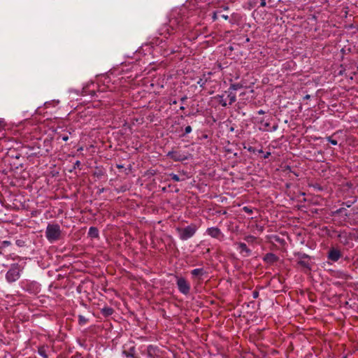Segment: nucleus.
<instances>
[{"instance_id":"f257e3e1","label":"nucleus","mask_w":358,"mask_h":358,"mask_svg":"<svg viewBox=\"0 0 358 358\" xmlns=\"http://www.w3.org/2000/svg\"><path fill=\"white\" fill-rule=\"evenodd\" d=\"M186 29V20L179 13L171 14L169 22L164 24L160 29V34L170 36L178 31H183Z\"/></svg>"},{"instance_id":"f03ea898","label":"nucleus","mask_w":358,"mask_h":358,"mask_svg":"<svg viewBox=\"0 0 358 358\" xmlns=\"http://www.w3.org/2000/svg\"><path fill=\"white\" fill-rule=\"evenodd\" d=\"M62 231L58 224H48L45 230V237L50 242L59 239Z\"/></svg>"},{"instance_id":"7ed1b4c3","label":"nucleus","mask_w":358,"mask_h":358,"mask_svg":"<svg viewBox=\"0 0 358 358\" xmlns=\"http://www.w3.org/2000/svg\"><path fill=\"white\" fill-rule=\"evenodd\" d=\"M198 229L197 226L195 224H191L184 228L177 227L176 231L180 240L186 241L196 234Z\"/></svg>"},{"instance_id":"20e7f679","label":"nucleus","mask_w":358,"mask_h":358,"mask_svg":"<svg viewBox=\"0 0 358 358\" xmlns=\"http://www.w3.org/2000/svg\"><path fill=\"white\" fill-rule=\"evenodd\" d=\"M218 103L223 107L231 105L236 101V94L230 91H225L222 94H218L215 97Z\"/></svg>"},{"instance_id":"39448f33","label":"nucleus","mask_w":358,"mask_h":358,"mask_svg":"<svg viewBox=\"0 0 358 358\" xmlns=\"http://www.w3.org/2000/svg\"><path fill=\"white\" fill-rule=\"evenodd\" d=\"M349 214L347 213V210L345 208H341L336 210L332 212V216L334 217V222L338 225H345L347 223L352 224L349 222Z\"/></svg>"},{"instance_id":"423d86ee","label":"nucleus","mask_w":358,"mask_h":358,"mask_svg":"<svg viewBox=\"0 0 358 358\" xmlns=\"http://www.w3.org/2000/svg\"><path fill=\"white\" fill-rule=\"evenodd\" d=\"M22 268L18 264H11L10 268L6 273V279L8 282L12 283L17 281L20 277Z\"/></svg>"},{"instance_id":"0eeeda50","label":"nucleus","mask_w":358,"mask_h":358,"mask_svg":"<svg viewBox=\"0 0 358 358\" xmlns=\"http://www.w3.org/2000/svg\"><path fill=\"white\" fill-rule=\"evenodd\" d=\"M176 285L179 292L187 296L189 294L191 289V285L189 282L184 277L176 276Z\"/></svg>"},{"instance_id":"6e6552de","label":"nucleus","mask_w":358,"mask_h":358,"mask_svg":"<svg viewBox=\"0 0 358 358\" xmlns=\"http://www.w3.org/2000/svg\"><path fill=\"white\" fill-rule=\"evenodd\" d=\"M299 260L297 265L302 268L304 271H310L311 270L310 257L305 253H299Z\"/></svg>"},{"instance_id":"1a4fd4ad","label":"nucleus","mask_w":358,"mask_h":358,"mask_svg":"<svg viewBox=\"0 0 358 358\" xmlns=\"http://www.w3.org/2000/svg\"><path fill=\"white\" fill-rule=\"evenodd\" d=\"M210 72L203 73L197 81V84L201 87L202 90L207 91V93L211 94L214 92V90H208L207 85L212 82Z\"/></svg>"},{"instance_id":"9d476101","label":"nucleus","mask_w":358,"mask_h":358,"mask_svg":"<svg viewBox=\"0 0 358 358\" xmlns=\"http://www.w3.org/2000/svg\"><path fill=\"white\" fill-rule=\"evenodd\" d=\"M22 288L24 291L33 294H37L41 290L40 285L34 281L23 282Z\"/></svg>"},{"instance_id":"9b49d317","label":"nucleus","mask_w":358,"mask_h":358,"mask_svg":"<svg viewBox=\"0 0 358 358\" xmlns=\"http://www.w3.org/2000/svg\"><path fill=\"white\" fill-rule=\"evenodd\" d=\"M206 234L210 236L211 238H216L219 241H222L224 239V235L219 229L216 227H209L206 231Z\"/></svg>"},{"instance_id":"f8f14e48","label":"nucleus","mask_w":358,"mask_h":358,"mask_svg":"<svg viewBox=\"0 0 358 358\" xmlns=\"http://www.w3.org/2000/svg\"><path fill=\"white\" fill-rule=\"evenodd\" d=\"M146 355L149 358H159L162 357V351L158 346L149 345L146 349Z\"/></svg>"},{"instance_id":"ddd939ff","label":"nucleus","mask_w":358,"mask_h":358,"mask_svg":"<svg viewBox=\"0 0 358 358\" xmlns=\"http://www.w3.org/2000/svg\"><path fill=\"white\" fill-rule=\"evenodd\" d=\"M341 257V250L336 248H331L327 254V259L334 262H338Z\"/></svg>"},{"instance_id":"4468645a","label":"nucleus","mask_w":358,"mask_h":358,"mask_svg":"<svg viewBox=\"0 0 358 358\" xmlns=\"http://www.w3.org/2000/svg\"><path fill=\"white\" fill-rule=\"evenodd\" d=\"M277 128V124L271 127V124L268 120H265L263 119L259 122V129L263 131H273L276 130Z\"/></svg>"},{"instance_id":"2eb2a0df","label":"nucleus","mask_w":358,"mask_h":358,"mask_svg":"<svg viewBox=\"0 0 358 358\" xmlns=\"http://www.w3.org/2000/svg\"><path fill=\"white\" fill-rule=\"evenodd\" d=\"M128 345H124L123 347L122 354L125 357H137L135 355L136 348L133 343H129V346L127 348Z\"/></svg>"},{"instance_id":"dca6fc26","label":"nucleus","mask_w":358,"mask_h":358,"mask_svg":"<svg viewBox=\"0 0 358 358\" xmlns=\"http://www.w3.org/2000/svg\"><path fill=\"white\" fill-rule=\"evenodd\" d=\"M167 157L171 158L175 162H180L183 161L187 159V157L185 156V155L182 154L179 151H170L167 153Z\"/></svg>"},{"instance_id":"f3484780","label":"nucleus","mask_w":358,"mask_h":358,"mask_svg":"<svg viewBox=\"0 0 358 358\" xmlns=\"http://www.w3.org/2000/svg\"><path fill=\"white\" fill-rule=\"evenodd\" d=\"M237 245L240 254L242 255L243 257H249L251 255V250L248 248L247 245L245 243H238Z\"/></svg>"},{"instance_id":"a211bd4d","label":"nucleus","mask_w":358,"mask_h":358,"mask_svg":"<svg viewBox=\"0 0 358 358\" xmlns=\"http://www.w3.org/2000/svg\"><path fill=\"white\" fill-rule=\"evenodd\" d=\"M263 260L265 263L268 264H273L279 260V257L273 253L269 252L266 253L264 257Z\"/></svg>"},{"instance_id":"6ab92c4d","label":"nucleus","mask_w":358,"mask_h":358,"mask_svg":"<svg viewBox=\"0 0 358 358\" xmlns=\"http://www.w3.org/2000/svg\"><path fill=\"white\" fill-rule=\"evenodd\" d=\"M205 271L203 268H195L191 271V274L193 277L199 276L201 277L204 275Z\"/></svg>"},{"instance_id":"aec40b11","label":"nucleus","mask_w":358,"mask_h":358,"mask_svg":"<svg viewBox=\"0 0 358 358\" xmlns=\"http://www.w3.org/2000/svg\"><path fill=\"white\" fill-rule=\"evenodd\" d=\"M101 312L103 315L108 317L113 315L114 310L109 306H105L101 310Z\"/></svg>"},{"instance_id":"412c9836","label":"nucleus","mask_w":358,"mask_h":358,"mask_svg":"<svg viewBox=\"0 0 358 358\" xmlns=\"http://www.w3.org/2000/svg\"><path fill=\"white\" fill-rule=\"evenodd\" d=\"M338 237L341 243L346 244L348 243V233L345 231H341L338 235Z\"/></svg>"},{"instance_id":"4be33fe9","label":"nucleus","mask_w":358,"mask_h":358,"mask_svg":"<svg viewBox=\"0 0 358 358\" xmlns=\"http://www.w3.org/2000/svg\"><path fill=\"white\" fill-rule=\"evenodd\" d=\"M88 234L90 237L97 238L99 236V231L96 227H91L89 229Z\"/></svg>"},{"instance_id":"5701e85b","label":"nucleus","mask_w":358,"mask_h":358,"mask_svg":"<svg viewBox=\"0 0 358 358\" xmlns=\"http://www.w3.org/2000/svg\"><path fill=\"white\" fill-rule=\"evenodd\" d=\"M271 238L273 241L276 242L281 245H284L285 244V241L278 235H272Z\"/></svg>"},{"instance_id":"b1692460","label":"nucleus","mask_w":358,"mask_h":358,"mask_svg":"<svg viewBox=\"0 0 358 358\" xmlns=\"http://www.w3.org/2000/svg\"><path fill=\"white\" fill-rule=\"evenodd\" d=\"M38 354L43 358H48V355L46 354V351L44 347H41L38 350Z\"/></svg>"},{"instance_id":"393cba45","label":"nucleus","mask_w":358,"mask_h":358,"mask_svg":"<svg viewBox=\"0 0 358 358\" xmlns=\"http://www.w3.org/2000/svg\"><path fill=\"white\" fill-rule=\"evenodd\" d=\"M245 241H246L248 243H254L257 238L254 236H252V235H248V236H246L245 238H244Z\"/></svg>"},{"instance_id":"a878e982","label":"nucleus","mask_w":358,"mask_h":358,"mask_svg":"<svg viewBox=\"0 0 358 358\" xmlns=\"http://www.w3.org/2000/svg\"><path fill=\"white\" fill-rule=\"evenodd\" d=\"M87 322H88V320L86 319L83 315L78 316L79 324L83 325V324H86Z\"/></svg>"},{"instance_id":"bb28decb","label":"nucleus","mask_w":358,"mask_h":358,"mask_svg":"<svg viewBox=\"0 0 358 358\" xmlns=\"http://www.w3.org/2000/svg\"><path fill=\"white\" fill-rule=\"evenodd\" d=\"M326 139L329 143H330L331 144H332L334 145H336L338 144V141L335 139H333L332 136H327L326 138Z\"/></svg>"},{"instance_id":"cd10ccee","label":"nucleus","mask_w":358,"mask_h":358,"mask_svg":"<svg viewBox=\"0 0 358 358\" xmlns=\"http://www.w3.org/2000/svg\"><path fill=\"white\" fill-rule=\"evenodd\" d=\"M243 210L245 213H248V214H250H250H252V213H253V210H252V208L251 207H249V206H244V207L243 208Z\"/></svg>"},{"instance_id":"c85d7f7f","label":"nucleus","mask_w":358,"mask_h":358,"mask_svg":"<svg viewBox=\"0 0 358 358\" xmlns=\"http://www.w3.org/2000/svg\"><path fill=\"white\" fill-rule=\"evenodd\" d=\"M169 176H170V177H171V178L173 181H175V182H178V181H180V179L179 176H178V175L175 174V173H171V174L169 175Z\"/></svg>"},{"instance_id":"c756f323","label":"nucleus","mask_w":358,"mask_h":358,"mask_svg":"<svg viewBox=\"0 0 358 358\" xmlns=\"http://www.w3.org/2000/svg\"><path fill=\"white\" fill-rule=\"evenodd\" d=\"M220 14V12L219 10H216V11L213 12V20H216Z\"/></svg>"},{"instance_id":"7c9ffc66","label":"nucleus","mask_w":358,"mask_h":358,"mask_svg":"<svg viewBox=\"0 0 358 358\" xmlns=\"http://www.w3.org/2000/svg\"><path fill=\"white\" fill-rule=\"evenodd\" d=\"M8 141V138L6 137L0 138V145H3Z\"/></svg>"},{"instance_id":"2f4dec72","label":"nucleus","mask_w":358,"mask_h":358,"mask_svg":"<svg viewBox=\"0 0 358 358\" xmlns=\"http://www.w3.org/2000/svg\"><path fill=\"white\" fill-rule=\"evenodd\" d=\"M192 131V127L190 126H187L185 129V134H188Z\"/></svg>"},{"instance_id":"473e14b6","label":"nucleus","mask_w":358,"mask_h":358,"mask_svg":"<svg viewBox=\"0 0 358 358\" xmlns=\"http://www.w3.org/2000/svg\"><path fill=\"white\" fill-rule=\"evenodd\" d=\"M5 127V122L3 120L0 119V131L4 128Z\"/></svg>"},{"instance_id":"72a5a7b5","label":"nucleus","mask_w":358,"mask_h":358,"mask_svg":"<svg viewBox=\"0 0 358 358\" xmlns=\"http://www.w3.org/2000/svg\"><path fill=\"white\" fill-rule=\"evenodd\" d=\"M252 296H253L254 299H257L259 296V292H257L256 290L252 292Z\"/></svg>"},{"instance_id":"f704fd0d","label":"nucleus","mask_w":358,"mask_h":358,"mask_svg":"<svg viewBox=\"0 0 358 358\" xmlns=\"http://www.w3.org/2000/svg\"><path fill=\"white\" fill-rule=\"evenodd\" d=\"M266 5V0H260V6L265 7Z\"/></svg>"},{"instance_id":"c9c22d12","label":"nucleus","mask_w":358,"mask_h":358,"mask_svg":"<svg viewBox=\"0 0 358 358\" xmlns=\"http://www.w3.org/2000/svg\"><path fill=\"white\" fill-rule=\"evenodd\" d=\"M220 16L222 18H224V20H228L229 18V16L227 15H224V14H220Z\"/></svg>"},{"instance_id":"e433bc0d","label":"nucleus","mask_w":358,"mask_h":358,"mask_svg":"<svg viewBox=\"0 0 358 358\" xmlns=\"http://www.w3.org/2000/svg\"><path fill=\"white\" fill-rule=\"evenodd\" d=\"M270 155H271V152H266V153L264 154V159H267V158H268V157H269V156H270Z\"/></svg>"},{"instance_id":"4c0bfd02","label":"nucleus","mask_w":358,"mask_h":358,"mask_svg":"<svg viewBox=\"0 0 358 358\" xmlns=\"http://www.w3.org/2000/svg\"><path fill=\"white\" fill-rule=\"evenodd\" d=\"M62 139L64 141H68V139H69V136H68L67 135L62 136Z\"/></svg>"},{"instance_id":"58836bf2","label":"nucleus","mask_w":358,"mask_h":358,"mask_svg":"<svg viewBox=\"0 0 358 358\" xmlns=\"http://www.w3.org/2000/svg\"><path fill=\"white\" fill-rule=\"evenodd\" d=\"M10 244V241H3V245L4 246H8V245H9Z\"/></svg>"},{"instance_id":"ea45409f","label":"nucleus","mask_w":358,"mask_h":358,"mask_svg":"<svg viewBox=\"0 0 358 358\" xmlns=\"http://www.w3.org/2000/svg\"><path fill=\"white\" fill-rule=\"evenodd\" d=\"M248 151L251 152H255V149L252 147H250L248 148Z\"/></svg>"},{"instance_id":"a19ab883","label":"nucleus","mask_w":358,"mask_h":358,"mask_svg":"<svg viewBox=\"0 0 358 358\" xmlns=\"http://www.w3.org/2000/svg\"><path fill=\"white\" fill-rule=\"evenodd\" d=\"M257 113H258V114H259V115H263V114H264V113H265V112H264L263 110H259Z\"/></svg>"},{"instance_id":"79ce46f5","label":"nucleus","mask_w":358,"mask_h":358,"mask_svg":"<svg viewBox=\"0 0 358 358\" xmlns=\"http://www.w3.org/2000/svg\"><path fill=\"white\" fill-rule=\"evenodd\" d=\"M187 99V96H185L180 99V101L183 103Z\"/></svg>"},{"instance_id":"37998d69","label":"nucleus","mask_w":358,"mask_h":358,"mask_svg":"<svg viewBox=\"0 0 358 358\" xmlns=\"http://www.w3.org/2000/svg\"><path fill=\"white\" fill-rule=\"evenodd\" d=\"M177 103V101L176 100H173L172 101H171L170 104L171 105H174V104H176Z\"/></svg>"},{"instance_id":"c03bdc74","label":"nucleus","mask_w":358,"mask_h":358,"mask_svg":"<svg viewBox=\"0 0 358 358\" xmlns=\"http://www.w3.org/2000/svg\"><path fill=\"white\" fill-rule=\"evenodd\" d=\"M117 169H122V168H123V166H122V165H119V164H117Z\"/></svg>"},{"instance_id":"a18cd8bd","label":"nucleus","mask_w":358,"mask_h":358,"mask_svg":"<svg viewBox=\"0 0 358 358\" xmlns=\"http://www.w3.org/2000/svg\"><path fill=\"white\" fill-rule=\"evenodd\" d=\"M180 110H185V107H184V106H180Z\"/></svg>"},{"instance_id":"49530a36","label":"nucleus","mask_w":358,"mask_h":358,"mask_svg":"<svg viewBox=\"0 0 358 358\" xmlns=\"http://www.w3.org/2000/svg\"><path fill=\"white\" fill-rule=\"evenodd\" d=\"M309 98H310V95H306V96H305V99H309Z\"/></svg>"},{"instance_id":"de8ad7c7","label":"nucleus","mask_w":358,"mask_h":358,"mask_svg":"<svg viewBox=\"0 0 358 358\" xmlns=\"http://www.w3.org/2000/svg\"><path fill=\"white\" fill-rule=\"evenodd\" d=\"M79 164H80V162H79V161H77V162H76V165H78V166Z\"/></svg>"},{"instance_id":"09e8293b","label":"nucleus","mask_w":358,"mask_h":358,"mask_svg":"<svg viewBox=\"0 0 358 358\" xmlns=\"http://www.w3.org/2000/svg\"><path fill=\"white\" fill-rule=\"evenodd\" d=\"M258 152H259V153H263L264 152H263V150H259L258 151Z\"/></svg>"},{"instance_id":"8fccbe9b","label":"nucleus","mask_w":358,"mask_h":358,"mask_svg":"<svg viewBox=\"0 0 358 358\" xmlns=\"http://www.w3.org/2000/svg\"><path fill=\"white\" fill-rule=\"evenodd\" d=\"M347 206H348V207H350V205H349V203H347Z\"/></svg>"},{"instance_id":"3c124183","label":"nucleus","mask_w":358,"mask_h":358,"mask_svg":"<svg viewBox=\"0 0 358 358\" xmlns=\"http://www.w3.org/2000/svg\"><path fill=\"white\" fill-rule=\"evenodd\" d=\"M347 206H348V207H350V205H349V203H347Z\"/></svg>"},{"instance_id":"603ef678","label":"nucleus","mask_w":358,"mask_h":358,"mask_svg":"<svg viewBox=\"0 0 358 358\" xmlns=\"http://www.w3.org/2000/svg\"><path fill=\"white\" fill-rule=\"evenodd\" d=\"M224 9H225V10H227V9H228V7H227V6L224 7Z\"/></svg>"},{"instance_id":"864d4df0","label":"nucleus","mask_w":358,"mask_h":358,"mask_svg":"<svg viewBox=\"0 0 358 358\" xmlns=\"http://www.w3.org/2000/svg\"><path fill=\"white\" fill-rule=\"evenodd\" d=\"M126 358H138V357H126Z\"/></svg>"}]
</instances>
